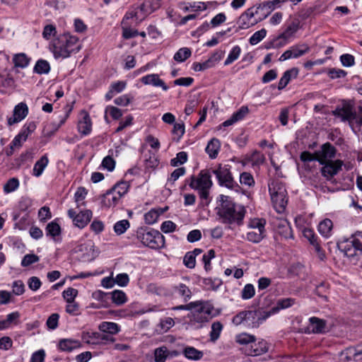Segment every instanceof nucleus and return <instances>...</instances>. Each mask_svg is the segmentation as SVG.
<instances>
[{"label":"nucleus","mask_w":362,"mask_h":362,"mask_svg":"<svg viewBox=\"0 0 362 362\" xmlns=\"http://www.w3.org/2000/svg\"><path fill=\"white\" fill-rule=\"evenodd\" d=\"M122 197L112 189H109L101 197V204L103 206L111 207L116 206Z\"/></svg>","instance_id":"nucleus-22"},{"label":"nucleus","mask_w":362,"mask_h":362,"mask_svg":"<svg viewBox=\"0 0 362 362\" xmlns=\"http://www.w3.org/2000/svg\"><path fill=\"white\" fill-rule=\"evenodd\" d=\"M165 210L162 209H152L144 214L145 223L149 225L155 223L159 216L164 213Z\"/></svg>","instance_id":"nucleus-32"},{"label":"nucleus","mask_w":362,"mask_h":362,"mask_svg":"<svg viewBox=\"0 0 362 362\" xmlns=\"http://www.w3.org/2000/svg\"><path fill=\"white\" fill-rule=\"evenodd\" d=\"M36 129V124L35 122H30L24 124L21 132L18 133L23 137V141H26L28 136L33 133Z\"/></svg>","instance_id":"nucleus-45"},{"label":"nucleus","mask_w":362,"mask_h":362,"mask_svg":"<svg viewBox=\"0 0 362 362\" xmlns=\"http://www.w3.org/2000/svg\"><path fill=\"white\" fill-rule=\"evenodd\" d=\"M141 243L152 249H159L164 246V236L156 230H142L138 233Z\"/></svg>","instance_id":"nucleus-7"},{"label":"nucleus","mask_w":362,"mask_h":362,"mask_svg":"<svg viewBox=\"0 0 362 362\" xmlns=\"http://www.w3.org/2000/svg\"><path fill=\"white\" fill-rule=\"evenodd\" d=\"M271 315L272 312L266 310H246L245 325L257 327Z\"/></svg>","instance_id":"nucleus-9"},{"label":"nucleus","mask_w":362,"mask_h":362,"mask_svg":"<svg viewBox=\"0 0 362 362\" xmlns=\"http://www.w3.org/2000/svg\"><path fill=\"white\" fill-rule=\"evenodd\" d=\"M110 294L112 302L117 305H121L127 301V295L122 291L115 290Z\"/></svg>","instance_id":"nucleus-42"},{"label":"nucleus","mask_w":362,"mask_h":362,"mask_svg":"<svg viewBox=\"0 0 362 362\" xmlns=\"http://www.w3.org/2000/svg\"><path fill=\"white\" fill-rule=\"evenodd\" d=\"M19 187V181L17 178L9 179L4 186V191L6 193H11L16 190Z\"/></svg>","instance_id":"nucleus-54"},{"label":"nucleus","mask_w":362,"mask_h":362,"mask_svg":"<svg viewBox=\"0 0 362 362\" xmlns=\"http://www.w3.org/2000/svg\"><path fill=\"white\" fill-rule=\"evenodd\" d=\"M81 48L78 37L69 33L59 35L52 44V52L56 59L67 58L71 53L78 52Z\"/></svg>","instance_id":"nucleus-2"},{"label":"nucleus","mask_w":362,"mask_h":362,"mask_svg":"<svg viewBox=\"0 0 362 362\" xmlns=\"http://www.w3.org/2000/svg\"><path fill=\"white\" fill-rule=\"evenodd\" d=\"M152 12V9L151 8V2L148 1H146L142 3L139 7L138 10L135 12L134 16L139 19L141 17V19H143Z\"/></svg>","instance_id":"nucleus-35"},{"label":"nucleus","mask_w":362,"mask_h":362,"mask_svg":"<svg viewBox=\"0 0 362 362\" xmlns=\"http://www.w3.org/2000/svg\"><path fill=\"white\" fill-rule=\"evenodd\" d=\"M293 58H298L310 51V47L307 44L302 43L292 46L290 48Z\"/></svg>","instance_id":"nucleus-38"},{"label":"nucleus","mask_w":362,"mask_h":362,"mask_svg":"<svg viewBox=\"0 0 362 362\" xmlns=\"http://www.w3.org/2000/svg\"><path fill=\"white\" fill-rule=\"evenodd\" d=\"M327 74L330 78L337 79L345 77L346 72L343 69L332 68L329 69Z\"/></svg>","instance_id":"nucleus-62"},{"label":"nucleus","mask_w":362,"mask_h":362,"mask_svg":"<svg viewBox=\"0 0 362 362\" xmlns=\"http://www.w3.org/2000/svg\"><path fill=\"white\" fill-rule=\"evenodd\" d=\"M81 346L78 340L73 339H61L59 342V349L63 351H71L74 349L80 348Z\"/></svg>","instance_id":"nucleus-27"},{"label":"nucleus","mask_w":362,"mask_h":362,"mask_svg":"<svg viewBox=\"0 0 362 362\" xmlns=\"http://www.w3.org/2000/svg\"><path fill=\"white\" fill-rule=\"evenodd\" d=\"M269 192L275 210L278 213L284 212L288 202L285 185L279 180H272L269 183Z\"/></svg>","instance_id":"nucleus-3"},{"label":"nucleus","mask_w":362,"mask_h":362,"mask_svg":"<svg viewBox=\"0 0 362 362\" xmlns=\"http://www.w3.org/2000/svg\"><path fill=\"white\" fill-rule=\"evenodd\" d=\"M196 305L192 308L191 321L197 323L198 327H202L203 324L211 320L214 315V308L209 301H196Z\"/></svg>","instance_id":"nucleus-5"},{"label":"nucleus","mask_w":362,"mask_h":362,"mask_svg":"<svg viewBox=\"0 0 362 362\" xmlns=\"http://www.w3.org/2000/svg\"><path fill=\"white\" fill-rule=\"evenodd\" d=\"M255 293V289L252 284H246L242 290L241 298L243 300H248L252 298Z\"/></svg>","instance_id":"nucleus-55"},{"label":"nucleus","mask_w":362,"mask_h":362,"mask_svg":"<svg viewBox=\"0 0 362 362\" xmlns=\"http://www.w3.org/2000/svg\"><path fill=\"white\" fill-rule=\"evenodd\" d=\"M259 13V11L257 7L255 8L254 6L250 7L245 10L238 18L237 25L238 30H245L248 29L250 27L255 25L258 22L261 21L259 20H254L252 18L254 16Z\"/></svg>","instance_id":"nucleus-8"},{"label":"nucleus","mask_w":362,"mask_h":362,"mask_svg":"<svg viewBox=\"0 0 362 362\" xmlns=\"http://www.w3.org/2000/svg\"><path fill=\"white\" fill-rule=\"evenodd\" d=\"M327 331L326 321L316 317L309 318V325L305 329V332L310 334H322Z\"/></svg>","instance_id":"nucleus-18"},{"label":"nucleus","mask_w":362,"mask_h":362,"mask_svg":"<svg viewBox=\"0 0 362 362\" xmlns=\"http://www.w3.org/2000/svg\"><path fill=\"white\" fill-rule=\"evenodd\" d=\"M249 112V109L247 106H242L238 111L233 112L231 117L223 122L220 127H229L238 121L242 120Z\"/></svg>","instance_id":"nucleus-24"},{"label":"nucleus","mask_w":362,"mask_h":362,"mask_svg":"<svg viewBox=\"0 0 362 362\" xmlns=\"http://www.w3.org/2000/svg\"><path fill=\"white\" fill-rule=\"evenodd\" d=\"M333 115L341 121H348L349 123L356 122V113L349 105H344L341 107H337L333 111Z\"/></svg>","instance_id":"nucleus-15"},{"label":"nucleus","mask_w":362,"mask_h":362,"mask_svg":"<svg viewBox=\"0 0 362 362\" xmlns=\"http://www.w3.org/2000/svg\"><path fill=\"white\" fill-rule=\"evenodd\" d=\"M322 165L321 173L327 180H329L341 170L343 161L341 160H330Z\"/></svg>","instance_id":"nucleus-13"},{"label":"nucleus","mask_w":362,"mask_h":362,"mask_svg":"<svg viewBox=\"0 0 362 362\" xmlns=\"http://www.w3.org/2000/svg\"><path fill=\"white\" fill-rule=\"evenodd\" d=\"M336 154V148L330 143L327 142L321 146V149L315 152L317 160L320 164H324L327 161H330L334 158Z\"/></svg>","instance_id":"nucleus-14"},{"label":"nucleus","mask_w":362,"mask_h":362,"mask_svg":"<svg viewBox=\"0 0 362 362\" xmlns=\"http://www.w3.org/2000/svg\"><path fill=\"white\" fill-rule=\"evenodd\" d=\"M332 226V221L330 219L326 218L320 223L318 230L322 235L328 237L330 235Z\"/></svg>","instance_id":"nucleus-39"},{"label":"nucleus","mask_w":362,"mask_h":362,"mask_svg":"<svg viewBox=\"0 0 362 362\" xmlns=\"http://www.w3.org/2000/svg\"><path fill=\"white\" fill-rule=\"evenodd\" d=\"M141 81L145 85H152L156 87H161L165 91L168 90V86L156 74H148L141 78Z\"/></svg>","instance_id":"nucleus-23"},{"label":"nucleus","mask_w":362,"mask_h":362,"mask_svg":"<svg viewBox=\"0 0 362 362\" xmlns=\"http://www.w3.org/2000/svg\"><path fill=\"white\" fill-rule=\"evenodd\" d=\"M196 257L192 252H188L184 257L183 263L189 269H193L196 264Z\"/></svg>","instance_id":"nucleus-61"},{"label":"nucleus","mask_w":362,"mask_h":362,"mask_svg":"<svg viewBox=\"0 0 362 362\" xmlns=\"http://www.w3.org/2000/svg\"><path fill=\"white\" fill-rule=\"evenodd\" d=\"M339 247L348 257H354L358 253H362V243L356 237L341 243Z\"/></svg>","instance_id":"nucleus-11"},{"label":"nucleus","mask_w":362,"mask_h":362,"mask_svg":"<svg viewBox=\"0 0 362 362\" xmlns=\"http://www.w3.org/2000/svg\"><path fill=\"white\" fill-rule=\"evenodd\" d=\"M189 185L192 189L199 192L202 199H207L209 189L212 186L210 173L207 170H201L197 177L191 176Z\"/></svg>","instance_id":"nucleus-4"},{"label":"nucleus","mask_w":362,"mask_h":362,"mask_svg":"<svg viewBox=\"0 0 362 362\" xmlns=\"http://www.w3.org/2000/svg\"><path fill=\"white\" fill-rule=\"evenodd\" d=\"M183 354L187 358L193 361H197L203 356L202 351L192 346H187L183 350Z\"/></svg>","instance_id":"nucleus-40"},{"label":"nucleus","mask_w":362,"mask_h":362,"mask_svg":"<svg viewBox=\"0 0 362 362\" xmlns=\"http://www.w3.org/2000/svg\"><path fill=\"white\" fill-rule=\"evenodd\" d=\"M78 295V291L73 288H69L63 291L62 296L66 303L75 301V298Z\"/></svg>","instance_id":"nucleus-58"},{"label":"nucleus","mask_w":362,"mask_h":362,"mask_svg":"<svg viewBox=\"0 0 362 362\" xmlns=\"http://www.w3.org/2000/svg\"><path fill=\"white\" fill-rule=\"evenodd\" d=\"M235 341L240 344H248L255 341V337L247 333H241L235 337Z\"/></svg>","instance_id":"nucleus-50"},{"label":"nucleus","mask_w":362,"mask_h":362,"mask_svg":"<svg viewBox=\"0 0 362 362\" xmlns=\"http://www.w3.org/2000/svg\"><path fill=\"white\" fill-rule=\"evenodd\" d=\"M68 215L76 226L83 228L90 222L93 212L91 210L86 209L76 213L74 209H71L68 211Z\"/></svg>","instance_id":"nucleus-12"},{"label":"nucleus","mask_w":362,"mask_h":362,"mask_svg":"<svg viewBox=\"0 0 362 362\" xmlns=\"http://www.w3.org/2000/svg\"><path fill=\"white\" fill-rule=\"evenodd\" d=\"M98 329L103 333L112 335L120 332V327L119 325L113 322H103L99 325Z\"/></svg>","instance_id":"nucleus-29"},{"label":"nucleus","mask_w":362,"mask_h":362,"mask_svg":"<svg viewBox=\"0 0 362 362\" xmlns=\"http://www.w3.org/2000/svg\"><path fill=\"white\" fill-rule=\"evenodd\" d=\"M223 329V325L220 322H214L211 325V330L210 332V337L212 341H216L218 339L221 332Z\"/></svg>","instance_id":"nucleus-52"},{"label":"nucleus","mask_w":362,"mask_h":362,"mask_svg":"<svg viewBox=\"0 0 362 362\" xmlns=\"http://www.w3.org/2000/svg\"><path fill=\"white\" fill-rule=\"evenodd\" d=\"M46 235L52 236L54 239L60 235L61 227L54 221L49 223L46 227Z\"/></svg>","instance_id":"nucleus-43"},{"label":"nucleus","mask_w":362,"mask_h":362,"mask_svg":"<svg viewBox=\"0 0 362 362\" xmlns=\"http://www.w3.org/2000/svg\"><path fill=\"white\" fill-rule=\"evenodd\" d=\"M78 131L83 136L88 135L92 130V122L88 112H84L83 116L78 123Z\"/></svg>","instance_id":"nucleus-25"},{"label":"nucleus","mask_w":362,"mask_h":362,"mask_svg":"<svg viewBox=\"0 0 362 362\" xmlns=\"http://www.w3.org/2000/svg\"><path fill=\"white\" fill-rule=\"evenodd\" d=\"M216 208L219 221L229 226H240L243 223L246 209L243 205L235 204L231 197L221 194Z\"/></svg>","instance_id":"nucleus-1"},{"label":"nucleus","mask_w":362,"mask_h":362,"mask_svg":"<svg viewBox=\"0 0 362 362\" xmlns=\"http://www.w3.org/2000/svg\"><path fill=\"white\" fill-rule=\"evenodd\" d=\"M28 114V107L25 103H20L15 106L13 114L8 118V124L11 126L22 121Z\"/></svg>","instance_id":"nucleus-17"},{"label":"nucleus","mask_w":362,"mask_h":362,"mask_svg":"<svg viewBox=\"0 0 362 362\" xmlns=\"http://www.w3.org/2000/svg\"><path fill=\"white\" fill-rule=\"evenodd\" d=\"M33 71L38 74H47L50 71L49 64L46 60L40 59L36 62Z\"/></svg>","instance_id":"nucleus-41"},{"label":"nucleus","mask_w":362,"mask_h":362,"mask_svg":"<svg viewBox=\"0 0 362 362\" xmlns=\"http://www.w3.org/2000/svg\"><path fill=\"white\" fill-rule=\"evenodd\" d=\"M13 62L16 67L24 69L28 66L30 58L24 53H19L13 56Z\"/></svg>","instance_id":"nucleus-36"},{"label":"nucleus","mask_w":362,"mask_h":362,"mask_svg":"<svg viewBox=\"0 0 362 362\" xmlns=\"http://www.w3.org/2000/svg\"><path fill=\"white\" fill-rule=\"evenodd\" d=\"M129 221L127 219H123L116 222L114 225L113 229L115 233L119 235L124 233L126 230L129 228Z\"/></svg>","instance_id":"nucleus-44"},{"label":"nucleus","mask_w":362,"mask_h":362,"mask_svg":"<svg viewBox=\"0 0 362 362\" xmlns=\"http://www.w3.org/2000/svg\"><path fill=\"white\" fill-rule=\"evenodd\" d=\"M300 29V23L298 21L295 20L289 23L284 31L279 35L277 37L278 45L277 47H284L292 40L295 38L296 33Z\"/></svg>","instance_id":"nucleus-10"},{"label":"nucleus","mask_w":362,"mask_h":362,"mask_svg":"<svg viewBox=\"0 0 362 362\" xmlns=\"http://www.w3.org/2000/svg\"><path fill=\"white\" fill-rule=\"evenodd\" d=\"M214 257L215 251L213 249L208 250L206 253L203 255L202 262L204 265V269L206 271H209L212 269L211 267V260Z\"/></svg>","instance_id":"nucleus-53"},{"label":"nucleus","mask_w":362,"mask_h":362,"mask_svg":"<svg viewBox=\"0 0 362 362\" xmlns=\"http://www.w3.org/2000/svg\"><path fill=\"white\" fill-rule=\"evenodd\" d=\"M298 74V70L296 68H293L286 71L279 81L278 89H284L288 85L291 79L292 78H296Z\"/></svg>","instance_id":"nucleus-28"},{"label":"nucleus","mask_w":362,"mask_h":362,"mask_svg":"<svg viewBox=\"0 0 362 362\" xmlns=\"http://www.w3.org/2000/svg\"><path fill=\"white\" fill-rule=\"evenodd\" d=\"M286 0H270L264 1L256 7L262 15L260 21H262L267 18L269 14L276 8L280 7L281 4L285 2Z\"/></svg>","instance_id":"nucleus-16"},{"label":"nucleus","mask_w":362,"mask_h":362,"mask_svg":"<svg viewBox=\"0 0 362 362\" xmlns=\"http://www.w3.org/2000/svg\"><path fill=\"white\" fill-rule=\"evenodd\" d=\"M45 358V352L43 349H40L32 354L30 362H44Z\"/></svg>","instance_id":"nucleus-64"},{"label":"nucleus","mask_w":362,"mask_h":362,"mask_svg":"<svg viewBox=\"0 0 362 362\" xmlns=\"http://www.w3.org/2000/svg\"><path fill=\"white\" fill-rule=\"evenodd\" d=\"M265 233V230H256L255 228L249 229V231L246 235V238L250 242L257 243L260 242L264 238Z\"/></svg>","instance_id":"nucleus-34"},{"label":"nucleus","mask_w":362,"mask_h":362,"mask_svg":"<svg viewBox=\"0 0 362 362\" xmlns=\"http://www.w3.org/2000/svg\"><path fill=\"white\" fill-rule=\"evenodd\" d=\"M240 182L249 187H253L255 184L253 176L247 172H243L240 175Z\"/></svg>","instance_id":"nucleus-51"},{"label":"nucleus","mask_w":362,"mask_h":362,"mask_svg":"<svg viewBox=\"0 0 362 362\" xmlns=\"http://www.w3.org/2000/svg\"><path fill=\"white\" fill-rule=\"evenodd\" d=\"M211 173L215 175L221 186L238 192L240 186L234 180L230 171L228 165L219 164L216 168L211 169Z\"/></svg>","instance_id":"nucleus-6"},{"label":"nucleus","mask_w":362,"mask_h":362,"mask_svg":"<svg viewBox=\"0 0 362 362\" xmlns=\"http://www.w3.org/2000/svg\"><path fill=\"white\" fill-rule=\"evenodd\" d=\"M105 113H108L114 119H118L122 116V110L115 106H107L105 108Z\"/></svg>","instance_id":"nucleus-63"},{"label":"nucleus","mask_w":362,"mask_h":362,"mask_svg":"<svg viewBox=\"0 0 362 362\" xmlns=\"http://www.w3.org/2000/svg\"><path fill=\"white\" fill-rule=\"evenodd\" d=\"M187 154L185 151H181L177 153L176 157L171 159L170 165L173 167L178 166L187 162Z\"/></svg>","instance_id":"nucleus-56"},{"label":"nucleus","mask_w":362,"mask_h":362,"mask_svg":"<svg viewBox=\"0 0 362 362\" xmlns=\"http://www.w3.org/2000/svg\"><path fill=\"white\" fill-rule=\"evenodd\" d=\"M93 244L91 243H86L80 245L76 252L78 253V257L83 261H89L94 257V250L93 249Z\"/></svg>","instance_id":"nucleus-21"},{"label":"nucleus","mask_w":362,"mask_h":362,"mask_svg":"<svg viewBox=\"0 0 362 362\" xmlns=\"http://www.w3.org/2000/svg\"><path fill=\"white\" fill-rule=\"evenodd\" d=\"M192 54L191 50L187 47L180 48L174 55V59L178 62H183Z\"/></svg>","instance_id":"nucleus-46"},{"label":"nucleus","mask_w":362,"mask_h":362,"mask_svg":"<svg viewBox=\"0 0 362 362\" xmlns=\"http://www.w3.org/2000/svg\"><path fill=\"white\" fill-rule=\"evenodd\" d=\"M241 52V49L238 45H236L232 48L227 59L224 62V65L228 66L232 64L234 61L238 59Z\"/></svg>","instance_id":"nucleus-47"},{"label":"nucleus","mask_w":362,"mask_h":362,"mask_svg":"<svg viewBox=\"0 0 362 362\" xmlns=\"http://www.w3.org/2000/svg\"><path fill=\"white\" fill-rule=\"evenodd\" d=\"M49 163V159L47 155L42 156L34 165L33 169V175L35 177H40L45 168Z\"/></svg>","instance_id":"nucleus-31"},{"label":"nucleus","mask_w":362,"mask_h":362,"mask_svg":"<svg viewBox=\"0 0 362 362\" xmlns=\"http://www.w3.org/2000/svg\"><path fill=\"white\" fill-rule=\"evenodd\" d=\"M100 333L96 332H84L82 333L83 341L88 344H99Z\"/></svg>","instance_id":"nucleus-37"},{"label":"nucleus","mask_w":362,"mask_h":362,"mask_svg":"<svg viewBox=\"0 0 362 362\" xmlns=\"http://www.w3.org/2000/svg\"><path fill=\"white\" fill-rule=\"evenodd\" d=\"M265 224L264 219L254 218L249 223V229L265 230Z\"/></svg>","instance_id":"nucleus-60"},{"label":"nucleus","mask_w":362,"mask_h":362,"mask_svg":"<svg viewBox=\"0 0 362 362\" xmlns=\"http://www.w3.org/2000/svg\"><path fill=\"white\" fill-rule=\"evenodd\" d=\"M221 147V143L218 139L214 138L211 139L206 148L205 151L208 153L209 156L214 159L216 158L218 156Z\"/></svg>","instance_id":"nucleus-30"},{"label":"nucleus","mask_w":362,"mask_h":362,"mask_svg":"<svg viewBox=\"0 0 362 362\" xmlns=\"http://www.w3.org/2000/svg\"><path fill=\"white\" fill-rule=\"evenodd\" d=\"M204 286L206 289L216 290L222 284L220 279L206 278L203 280Z\"/></svg>","instance_id":"nucleus-57"},{"label":"nucleus","mask_w":362,"mask_h":362,"mask_svg":"<svg viewBox=\"0 0 362 362\" xmlns=\"http://www.w3.org/2000/svg\"><path fill=\"white\" fill-rule=\"evenodd\" d=\"M223 53L216 52L209 59L204 62H194L192 64V69L195 71H202L214 66L215 62L219 61L222 57Z\"/></svg>","instance_id":"nucleus-19"},{"label":"nucleus","mask_w":362,"mask_h":362,"mask_svg":"<svg viewBox=\"0 0 362 362\" xmlns=\"http://www.w3.org/2000/svg\"><path fill=\"white\" fill-rule=\"evenodd\" d=\"M267 30L262 28L255 32L249 39V42L251 45H255L261 42L267 35Z\"/></svg>","instance_id":"nucleus-48"},{"label":"nucleus","mask_w":362,"mask_h":362,"mask_svg":"<svg viewBox=\"0 0 362 362\" xmlns=\"http://www.w3.org/2000/svg\"><path fill=\"white\" fill-rule=\"evenodd\" d=\"M177 351H170L165 346L158 347L154 350V361L155 362H165L168 358L177 356Z\"/></svg>","instance_id":"nucleus-20"},{"label":"nucleus","mask_w":362,"mask_h":362,"mask_svg":"<svg viewBox=\"0 0 362 362\" xmlns=\"http://www.w3.org/2000/svg\"><path fill=\"white\" fill-rule=\"evenodd\" d=\"M303 236L308 240L310 243L314 246L319 243L317 242V237L315 234L314 231L310 228H304L303 230Z\"/></svg>","instance_id":"nucleus-59"},{"label":"nucleus","mask_w":362,"mask_h":362,"mask_svg":"<svg viewBox=\"0 0 362 362\" xmlns=\"http://www.w3.org/2000/svg\"><path fill=\"white\" fill-rule=\"evenodd\" d=\"M269 350V346L265 340H260L257 343L252 344L248 350L247 354L251 356H260L265 354Z\"/></svg>","instance_id":"nucleus-26"},{"label":"nucleus","mask_w":362,"mask_h":362,"mask_svg":"<svg viewBox=\"0 0 362 362\" xmlns=\"http://www.w3.org/2000/svg\"><path fill=\"white\" fill-rule=\"evenodd\" d=\"M129 188V185L127 182H119L114 185L111 189L114 190L118 195L122 197L127 193Z\"/></svg>","instance_id":"nucleus-49"},{"label":"nucleus","mask_w":362,"mask_h":362,"mask_svg":"<svg viewBox=\"0 0 362 362\" xmlns=\"http://www.w3.org/2000/svg\"><path fill=\"white\" fill-rule=\"evenodd\" d=\"M295 303V299L287 298L280 299L277 301L276 305L271 309L269 312H272V315L276 313L281 309L290 308Z\"/></svg>","instance_id":"nucleus-33"}]
</instances>
